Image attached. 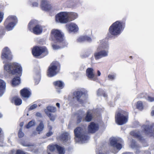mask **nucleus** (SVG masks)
Here are the masks:
<instances>
[{"label": "nucleus", "mask_w": 154, "mask_h": 154, "mask_svg": "<svg viewBox=\"0 0 154 154\" xmlns=\"http://www.w3.org/2000/svg\"><path fill=\"white\" fill-rule=\"evenodd\" d=\"M46 114L49 118L51 120L54 121L55 119V116L51 113L46 112Z\"/></svg>", "instance_id": "36"}, {"label": "nucleus", "mask_w": 154, "mask_h": 154, "mask_svg": "<svg viewBox=\"0 0 154 154\" xmlns=\"http://www.w3.org/2000/svg\"><path fill=\"white\" fill-rule=\"evenodd\" d=\"M2 130L1 128H0V137L2 134Z\"/></svg>", "instance_id": "55"}, {"label": "nucleus", "mask_w": 154, "mask_h": 154, "mask_svg": "<svg viewBox=\"0 0 154 154\" xmlns=\"http://www.w3.org/2000/svg\"><path fill=\"white\" fill-rule=\"evenodd\" d=\"M56 105L59 108H60V104L59 103H57L56 104Z\"/></svg>", "instance_id": "51"}, {"label": "nucleus", "mask_w": 154, "mask_h": 154, "mask_svg": "<svg viewBox=\"0 0 154 154\" xmlns=\"http://www.w3.org/2000/svg\"><path fill=\"white\" fill-rule=\"evenodd\" d=\"M93 118L92 114L90 112L88 111L86 112V115L85 118V119L86 122H91Z\"/></svg>", "instance_id": "28"}, {"label": "nucleus", "mask_w": 154, "mask_h": 154, "mask_svg": "<svg viewBox=\"0 0 154 154\" xmlns=\"http://www.w3.org/2000/svg\"><path fill=\"white\" fill-rule=\"evenodd\" d=\"M61 69V65L58 61H52L49 66L47 71V76L51 77L59 73Z\"/></svg>", "instance_id": "5"}, {"label": "nucleus", "mask_w": 154, "mask_h": 154, "mask_svg": "<svg viewBox=\"0 0 154 154\" xmlns=\"http://www.w3.org/2000/svg\"><path fill=\"white\" fill-rule=\"evenodd\" d=\"M106 47H108V44H106Z\"/></svg>", "instance_id": "58"}, {"label": "nucleus", "mask_w": 154, "mask_h": 154, "mask_svg": "<svg viewBox=\"0 0 154 154\" xmlns=\"http://www.w3.org/2000/svg\"><path fill=\"white\" fill-rule=\"evenodd\" d=\"M32 53L35 57H38L42 54L44 57L48 54V51L47 48L45 46H36L33 48Z\"/></svg>", "instance_id": "8"}, {"label": "nucleus", "mask_w": 154, "mask_h": 154, "mask_svg": "<svg viewBox=\"0 0 154 154\" xmlns=\"http://www.w3.org/2000/svg\"><path fill=\"white\" fill-rule=\"evenodd\" d=\"M53 134V132L52 131H50L48 132L46 134L47 137H49Z\"/></svg>", "instance_id": "47"}, {"label": "nucleus", "mask_w": 154, "mask_h": 154, "mask_svg": "<svg viewBox=\"0 0 154 154\" xmlns=\"http://www.w3.org/2000/svg\"><path fill=\"white\" fill-rule=\"evenodd\" d=\"M82 117L81 116H78L77 119V123H80L82 121Z\"/></svg>", "instance_id": "44"}, {"label": "nucleus", "mask_w": 154, "mask_h": 154, "mask_svg": "<svg viewBox=\"0 0 154 154\" xmlns=\"http://www.w3.org/2000/svg\"><path fill=\"white\" fill-rule=\"evenodd\" d=\"M129 58H131V59H132V56H130L129 57Z\"/></svg>", "instance_id": "56"}, {"label": "nucleus", "mask_w": 154, "mask_h": 154, "mask_svg": "<svg viewBox=\"0 0 154 154\" xmlns=\"http://www.w3.org/2000/svg\"><path fill=\"white\" fill-rule=\"evenodd\" d=\"M2 116V115L0 113V118Z\"/></svg>", "instance_id": "57"}, {"label": "nucleus", "mask_w": 154, "mask_h": 154, "mask_svg": "<svg viewBox=\"0 0 154 154\" xmlns=\"http://www.w3.org/2000/svg\"><path fill=\"white\" fill-rule=\"evenodd\" d=\"M60 140L64 142H66L68 140H70V137L68 133L66 132L62 134L59 137Z\"/></svg>", "instance_id": "22"}, {"label": "nucleus", "mask_w": 154, "mask_h": 154, "mask_svg": "<svg viewBox=\"0 0 154 154\" xmlns=\"http://www.w3.org/2000/svg\"><path fill=\"white\" fill-rule=\"evenodd\" d=\"M18 135L19 137L21 138L23 137L24 136V133L22 131V128H21L20 129L18 133Z\"/></svg>", "instance_id": "37"}, {"label": "nucleus", "mask_w": 154, "mask_h": 154, "mask_svg": "<svg viewBox=\"0 0 154 154\" xmlns=\"http://www.w3.org/2000/svg\"><path fill=\"white\" fill-rule=\"evenodd\" d=\"M48 111L51 112H55L56 111V108L52 106H49L47 107Z\"/></svg>", "instance_id": "33"}, {"label": "nucleus", "mask_w": 154, "mask_h": 154, "mask_svg": "<svg viewBox=\"0 0 154 154\" xmlns=\"http://www.w3.org/2000/svg\"><path fill=\"white\" fill-rule=\"evenodd\" d=\"M56 21L62 23H66L69 21L68 13L66 12H61L55 16Z\"/></svg>", "instance_id": "10"}, {"label": "nucleus", "mask_w": 154, "mask_h": 154, "mask_svg": "<svg viewBox=\"0 0 154 154\" xmlns=\"http://www.w3.org/2000/svg\"><path fill=\"white\" fill-rule=\"evenodd\" d=\"M94 71V69L92 68H88L86 70V75L88 79L93 81H95L97 79L95 76Z\"/></svg>", "instance_id": "16"}, {"label": "nucleus", "mask_w": 154, "mask_h": 154, "mask_svg": "<svg viewBox=\"0 0 154 154\" xmlns=\"http://www.w3.org/2000/svg\"><path fill=\"white\" fill-rule=\"evenodd\" d=\"M131 135L134 138L138 139L140 141H142L143 140V137L140 134L139 131L136 132L132 131L131 132Z\"/></svg>", "instance_id": "26"}, {"label": "nucleus", "mask_w": 154, "mask_h": 154, "mask_svg": "<svg viewBox=\"0 0 154 154\" xmlns=\"http://www.w3.org/2000/svg\"><path fill=\"white\" fill-rule=\"evenodd\" d=\"M68 13V18H69V17H70L73 20L76 18L78 17L77 14L76 13L73 12Z\"/></svg>", "instance_id": "30"}, {"label": "nucleus", "mask_w": 154, "mask_h": 154, "mask_svg": "<svg viewBox=\"0 0 154 154\" xmlns=\"http://www.w3.org/2000/svg\"><path fill=\"white\" fill-rule=\"evenodd\" d=\"M6 87L5 82L0 79V96H2L4 92Z\"/></svg>", "instance_id": "25"}, {"label": "nucleus", "mask_w": 154, "mask_h": 154, "mask_svg": "<svg viewBox=\"0 0 154 154\" xmlns=\"http://www.w3.org/2000/svg\"><path fill=\"white\" fill-rule=\"evenodd\" d=\"M32 5L33 6L37 7L38 6V3L36 2H34L32 3Z\"/></svg>", "instance_id": "48"}, {"label": "nucleus", "mask_w": 154, "mask_h": 154, "mask_svg": "<svg viewBox=\"0 0 154 154\" xmlns=\"http://www.w3.org/2000/svg\"><path fill=\"white\" fill-rule=\"evenodd\" d=\"M53 84L56 89H62L64 87V84L61 81H57L53 82Z\"/></svg>", "instance_id": "24"}, {"label": "nucleus", "mask_w": 154, "mask_h": 154, "mask_svg": "<svg viewBox=\"0 0 154 154\" xmlns=\"http://www.w3.org/2000/svg\"><path fill=\"white\" fill-rule=\"evenodd\" d=\"M35 124V122L34 121H30L28 124L26 125V128H29L30 127L34 126Z\"/></svg>", "instance_id": "34"}, {"label": "nucleus", "mask_w": 154, "mask_h": 154, "mask_svg": "<svg viewBox=\"0 0 154 154\" xmlns=\"http://www.w3.org/2000/svg\"><path fill=\"white\" fill-rule=\"evenodd\" d=\"M75 137L82 141H85L89 138V136L85 133L83 128L80 127H77L74 131Z\"/></svg>", "instance_id": "9"}, {"label": "nucleus", "mask_w": 154, "mask_h": 154, "mask_svg": "<svg viewBox=\"0 0 154 154\" xmlns=\"http://www.w3.org/2000/svg\"><path fill=\"white\" fill-rule=\"evenodd\" d=\"M104 90L99 88L98 89L97 91V94L98 96H102V94Z\"/></svg>", "instance_id": "42"}, {"label": "nucleus", "mask_w": 154, "mask_h": 154, "mask_svg": "<svg viewBox=\"0 0 154 154\" xmlns=\"http://www.w3.org/2000/svg\"><path fill=\"white\" fill-rule=\"evenodd\" d=\"M11 101L12 103H14L16 106L20 105L22 103V100L17 96L13 97L12 98Z\"/></svg>", "instance_id": "23"}, {"label": "nucleus", "mask_w": 154, "mask_h": 154, "mask_svg": "<svg viewBox=\"0 0 154 154\" xmlns=\"http://www.w3.org/2000/svg\"><path fill=\"white\" fill-rule=\"evenodd\" d=\"M20 83V79L19 77L14 78L11 81V84L13 86L18 85Z\"/></svg>", "instance_id": "27"}, {"label": "nucleus", "mask_w": 154, "mask_h": 154, "mask_svg": "<svg viewBox=\"0 0 154 154\" xmlns=\"http://www.w3.org/2000/svg\"><path fill=\"white\" fill-rule=\"evenodd\" d=\"M20 94L23 99H27L30 97L31 92L27 88H24L20 91Z\"/></svg>", "instance_id": "18"}, {"label": "nucleus", "mask_w": 154, "mask_h": 154, "mask_svg": "<svg viewBox=\"0 0 154 154\" xmlns=\"http://www.w3.org/2000/svg\"><path fill=\"white\" fill-rule=\"evenodd\" d=\"M4 13L0 12V23L2 21L3 18Z\"/></svg>", "instance_id": "45"}, {"label": "nucleus", "mask_w": 154, "mask_h": 154, "mask_svg": "<svg viewBox=\"0 0 154 154\" xmlns=\"http://www.w3.org/2000/svg\"><path fill=\"white\" fill-rule=\"evenodd\" d=\"M99 126L94 122L90 123L88 127V131L91 133H94L99 129Z\"/></svg>", "instance_id": "15"}, {"label": "nucleus", "mask_w": 154, "mask_h": 154, "mask_svg": "<svg viewBox=\"0 0 154 154\" xmlns=\"http://www.w3.org/2000/svg\"><path fill=\"white\" fill-rule=\"evenodd\" d=\"M129 118V113L127 111L121 110L116 112L115 115L116 122L119 125L126 124Z\"/></svg>", "instance_id": "4"}, {"label": "nucleus", "mask_w": 154, "mask_h": 154, "mask_svg": "<svg viewBox=\"0 0 154 154\" xmlns=\"http://www.w3.org/2000/svg\"><path fill=\"white\" fill-rule=\"evenodd\" d=\"M23 122H21L20 124V126L22 127L23 126Z\"/></svg>", "instance_id": "54"}, {"label": "nucleus", "mask_w": 154, "mask_h": 154, "mask_svg": "<svg viewBox=\"0 0 154 154\" xmlns=\"http://www.w3.org/2000/svg\"><path fill=\"white\" fill-rule=\"evenodd\" d=\"M57 149L59 152V154H64L65 151L63 147L57 145Z\"/></svg>", "instance_id": "32"}, {"label": "nucleus", "mask_w": 154, "mask_h": 154, "mask_svg": "<svg viewBox=\"0 0 154 154\" xmlns=\"http://www.w3.org/2000/svg\"><path fill=\"white\" fill-rule=\"evenodd\" d=\"M152 96H149L146 94L142 93L140 95L139 97L140 98H144L150 102H152L154 101V93H152Z\"/></svg>", "instance_id": "20"}, {"label": "nucleus", "mask_w": 154, "mask_h": 154, "mask_svg": "<svg viewBox=\"0 0 154 154\" xmlns=\"http://www.w3.org/2000/svg\"><path fill=\"white\" fill-rule=\"evenodd\" d=\"M21 144L23 146H31V145L29 143H27L25 141L21 142Z\"/></svg>", "instance_id": "43"}, {"label": "nucleus", "mask_w": 154, "mask_h": 154, "mask_svg": "<svg viewBox=\"0 0 154 154\" xmlns=\"http://www.w3.org/2000/svg\"><path fill=\"white\" fill-rule=\"evenodd\" d=\"M4 69L9 74L21 76L22 68L20 64L16 62L6 63L4 66Z\"/></svg>", "instance_id": "2"}, {"label": "nucleus", "mask_w": 154, "mask_h": 154, "mask_svg": "<svg viewBox=\"0 0 154 154\" xmlns=\"http://www.w3.org/2000/svg\"><path fill=\"white\" fill-rule=\"evenodd\" d=\"M48 154H51V153H50V152H48Z\"/></svg>", "instance_id": "60"}, {"label": "nucleus", "mask_w": 154, "mask_h": 154, "mask_svg": "<svg viewBox=\"0 0 154 154\" xmlns=\"http://www.w3.org/2000/svg\"><path fill=\"white\" fill-rule=\"evenodd\" d=\"M17 22V19L16 17L9 16L4 22L5 27L8 31L11 30L13 29Z\"/></svg>", "instance_id": "7"}, {"label": "nucleus", "mask_w": 154, "mask_h": 154, "mask_svg": "<svg viewBox=\"0 0 154 154\" xmlns=\"http://www.w3.org/2000/svg\"><path fill=\"white\" fill-rule=\"evenodd\" d=\"M151 115L152 116H154V110H152L151 111Z\"/></svg>", "instance_id": "52"}, {"label": "nucleus", "mask_w": 154, "mask_h": 154, "mask_svg": "<svg viewBox=\"0 0 154 154\" xmlns=\"http://www.w3.org/2000/svg\"><path fill=\"white\" fill-rule=\"evenodd\" d=\"M85 94V92L81 91H75L73 94V98L76 100L77 101L80 103L83 102V100L81 98L83 95Z\"/></svg>", "instance_id": "14"}, {"label": "nucleus", "mask_w": 154, "mask_h": 154, "mask_svg": "<svg viewBox=\"0 0 154 154\" xmlns=\"http://www.w3.org/2000/svg\"><path fill=\"white\" fill-rule=\"evenodd\" d=\"M5 31L4 29L2 28V27H0V38L5 35Z\"/></svg>", "instance_id": "41"}, {"label": "nucleus", "mask_w": 154, "mask_h": 154, "mask_svg": "<svg viewBox=\"0 0 154 154\" xmlns=\"http://www.w3.org/2000/svg\"><path fill=\"white\" fill-rule=\"evenodd\" d=\"M136 108L140 110H142L143 109V106L142 101H139L137 102Z\"/></svg>", "instance_id": "31"}, {"label": "nucleus", "mask_w": 154, "mask_h": 154, "mask_svg": "<svg viewBox=\"0 0 154 154\" xmlns=\"http://www.w3.org/2000/svg\"><path fill=\"white\" fill-rule=\"evenodd\" d=\"M1 58L2 59H6L11 61L12 58L11 53L8 47H5L2 50L1 54Z\"/></svg>", "instance_id": "12"}, {"label": "nucleus", "mask_w": 154, "mask_h": 154, "mask_svg": "<svg viewBox=\"0 0 154 154\" xmlns=\"http://www.w3.org/2000/svg\"><path fill=\"white\" fill-rule=\"evenodd\" d=\"M116 74H109L108 75V79L109 80H113L115 79L116 77Z\"/></svg>", "instance_id": "39"}, {"label": "nucleus", "mask_w": 154, "mask_h": 154, "mask_svg": "<svg viewBox=\"0 0 154 154\" xmlns=\"http://www.w3.org/2000/svg\"><path fill=\"white\" fill-rule=\"evenodd\" d=\"M3 63H5V61H3Z\"/></svg>", "instance_id": "59"}, {"label": "nucleus", "mask_w": 154, "mask_h": 154, "mask_svg": "<svg viewBox=\"0 0 154 154\" xmlns=\"http://www.w3.org/2000/svg\"><path fill=\"white\" fill-rule=\"evenodd\" d=\"M41 7L43 10L48 11L51 10L52 7L47 1L42 0L41 2Z\"/></svg>", "instance_id": "17"}, {"label": "nucleus", "mask_w": 154, "mask_h": 154, "mask_svg": "<svg viewBox=\"0 0 154 154\" xmlns=\"http://www.w3.org/2000/svg\"><path fill=\"white\" fill-rule=\"evenodd\" d=\"M102 95L104 97H107V94L104 91H103V92L102 94Z\"/></svg>", "instance_id": "49"}, {"label": "nucleus", "mask_w": 154, "mask_h": 154, "mask_svg": "<svg viewBox=\"0 0 154 154\" xmlns=\"http://www.w3.org/2000/svg\"><path fill=\"white\" fill-rule=\"evenodd\" d=\"M77 42H90L91 41V38L87 36H81L79 37L77 40Z\"/></svg>", "instance_id": "21"}, {"label": "nucleus", "mask_w": 154, "mask_h": 154, "mask_svg": "<svg viewBox=\"0 0 154 154\" xmlns=\"http://www.w3.org/2000/svg\"><path fill=\"white\" fill-rule=\"evenodd\" d=\"M106 48V47L103 46H99L97 48L98 51L94 53V56L96 60H99L102 57H106L108 56V51L105 50H99Z\"/></svg>", "instance_id": "11"}, {"label": "nucleus", "mask_w": 154, "mask_h": 154, "mask_svg": "<svg viewBox=\"0 0 154 154\" xmlns=\"http://www.w3.org/2000/svg\"><path fill=\"white\" fill-rule=\"evenodd\" d=\"M120 139L116 138H113L110 140V145L114 148L120 150L122 147V144L121 143Z\"/></svg>", "instance_id": "13"}, {"label": "nucleus", "mask_w": 154, "mask_h": 154, "mask_svg": "<svg viewBox=\"0 0 154 154\" xmlns=\"http://www.w3.org/2000/svg\"><path fill=\"white\" fill-rule=\"evenodd\" d=\"M29 31L34 34L38 35L42 33L43 29L42 26L38 24V22L35 20H31L28 25Z\"/></svg>", "instance_id": "6"}, {"label": "nucleus", "mask_w": 154, "mask_h": 154, "mask_svg": "<svg viewBox=\"0 0 154 154\" xmlns=\"http://www.w3.org/2000/svg\"><path fill=\"white\" fill-rule=\"evenodd\" d=\"M125 21H117L113 23L109 27V33L113 35L119 34L125 27Z\"/></svg>", "instance_id": "3"}, {"label": "nucleus", "mask_w": 154, "mask_h": 154, "mask_svg": "<svg viewBox=\"0 0 154 154\" xmlns=\"http://www.w3.org/2000/svg\"><path fill=\"white\" fill-rule=\"evenodd\" d=\"M37 106L36 104H34L32 105L30 107L29 109L30 110H32L36 108Z\"/></svg>", "instance_id": "46"}, {"label": "nucleus", "mask_w": 154, "mask_h": 154, "mask_svg": "<svg viewBox=\"0 0 154 154\" xmlns=\"http://www.w3.org/2000/svg\"><path fill=\"white\" fill-rule=\"evenodd\" d=\"M153 128V125H149L148 127H146L145 129V130L146 131H149L150 132L151 131H152Z\"/></svg>", "instance_id": "38"}, {"label": "nucleus", "mask_w": 154, "mask_h": 154, "mask_svg": "<svg viewBox=\"0 0 154 154\" xmlns=\"http://www.w3.org/2000/svg\"><path fill=\"white\" fill-rule=\"evenodd\" d=\"M36 115L37 116L41 117V114L39 112H37Z\"/></svg>", "instance_id": "50"}, {"label": "nucleus", "mask_w": 154, "mask_h": 154, "mask_svg": "<svg viewBox=\"0 0 154 154\" xmlns=\"http://www.w3.org/2000/svg\"><path fill=\"white\" fill-rule=\"evenodd\" d=\"M66 26L69 32H75L78 30V27L75 24H69L67 25Z\"/></svg>", "instance_id": "19"}, {"label": "nucleus", "mask_w": 154, "mask_h": 154, "mask_svg": "<svg viewBox=\"0 0 154 154\" xmlns=\"http://www.w3.org/2000/svg\"><path fill=\"white\" fill-rule=\"evenodd\" d=\"M57 144L52 145H51L49 146V150L51 151H54L55 149L57 148Z\"/></svg>", "instance_id": "35"}, {"label": "nucleus", "mask_w": 154, "mask_h": 154, "mask_svg": "<svg viewBox=\"0 0 154 154\" xmlns=\"http://www.w3.org/2000/svg\"><path fill=\"white\" fill-rule=\"evenodd\" d=\"M97 75L98 76H100L101 75V73H100V72L99 70H98L97 72Z\"/></svg>", "instance_id": "53"}, {"label": "nucleus", "mask_w": 154, "mask_h": 154, "mask_svg": "<svg viewBox=\"0 0 154 154\" xmlns=\"http://www.w3.org/2000/svg\"><path fill=\"white\" fill-rule=\"evenodd\" d=\"M64 35L61 31L57 29H53L51 31L49 40L55 43L51 44L53 49L57 50L63 48L66 46V43L64 39Z\"/></svg>", "instance_id": "1"}, {"label": "nucleus", "mask_w": 154, "mask_h": 154, "mask_svg": "<svg viewBox=\"0 0 154 154\" xmlns=\"http://www.w3.org/2000/svg\"><path fill=\"white\" fill-rule=\"evenodd\" d=\"M15 154H27L26 152L23 151L18 149L16 150Z\"/></svg>", "instance_id": "40"}, {"label": "nucleus", "mask_w": 154, "mask_h": 154, "mask_svg": "<svg viewBox=\"0 0 154 154\" xmlns=\"http://www.w3.org/2000/svg\"><path fill=\"white\" fill-rule=\"evenodd\" d=\"M44 128V124L42 121H41L39 125L36 128V131L39 132V134H40V132L42 131Z\"/></svg>", "instance_id": "29"}]
</instances>
